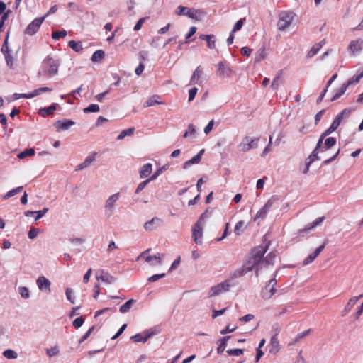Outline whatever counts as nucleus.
<instances>
[{"label":"nucleus","instance_id":"nucleus-26","mask_svg":"<svg viewBox=\"0 0 363 363\" xmlns=\"http://www.w3.org/2000/svg\"><path fill=\"white\" fill-rule=\"evenodd\" d=\"M95 155L96 153L89 155L82 163L77 167V170H82L83 169L88 167L91 163L95 160Z\"/></svg>","mask_w":363,"mask_h":363},{"label":"nucleus","instance_id":"nucleus-12","mask_svg":"<svg viewBox=\"0 0 363 363\" xmlns=\"http://www.w3.org/2000/svg\"><path fill=\"white\" fill-rule=\"evenodd\" d=\"M96 277L98 281H101L108 284L114 283L116 280L113 276L103 269L96 272Z\"/></svg>","mask_w":363,"mask_h":363},{"label":"nucleus","instance_id":"nucleus-48","mask_svg":"<svg viewBox=\"0 0 363 363\" xmlns=\"http://www.w3.org/2000/svg\"><path fill=\"white\" fill-rule=\"evenodd\" d=\"M363 77V73H360L359 74H358L357 76H354L353 77H352L347 83H345V84L346 85L347 87H349L350 85H352V84L354 83H357L359 82V81L360 80L361 78Z\"/></svg>","mask_w":363,"mask_h":363},{"label":"nucleus","instance_id":"nucleus-39","mask_svg":"<svg viewBox=\"0 0 363 363\" xmlns=\"http://www.w3.org/2000/svg\"><path fill=\"white\" fill-rule=\"evenodd\" d=\"M336 143V140L335 138L330 137L327 138L325 141L324 147H323V150H327L330 149L331 147L335 145Z\"/></svg>","mask_w":363,"mask_h":363},{"label":"nucleus","instance_id":"nucleus-52","mask_svg":"<svg viewBox=\"0 0 363 363\" xmlns=\"http://www.w3.org/2000/svg\"><path fill=\"white\" fill-rule=\"evenodd\" d=\"M227 353L231 356H240L243 354L242 349H230L227 350Z\"/></svg>","mask_w":363,"mask_h":363},{"label":"nucleus","instance_id":"nucleus-59","mask_svg":"<svg viewBox=\"0 0 363 363\" xmlns=\"http://www.w3.org/2000/svg\"><path fill=\"white\" fill-rule=\"evenodd\" d=\"M164 276H165L164 273L159 274H155V275H152V276L150 277L147 279V280L149 281L153 282V281H157L158 279H160L161 278H163Z\"/></svg>","mask_w":363,"mask_h":363},{"label":"nucleus","instance_id":"nucleus-58","mask_svg":"<svg viewBox=\"0 0 363 363\" xmlns=\"http://www.w3.org/2000/svg\"><path fill=\"white\" fill-rule=\"evenodd\" d=\"M165 169V167H162V168L158 169L153 175H152L149 179H150V182L152 180H155L159 177L163 172V170Z\"/></svg>","mask_w":363,"mask_h":363},{"label":"nucleus","instance_id":"nucleus-44","mask_svg":"<svg viewBox=\"0 0 363 363\" xmlns=\"http://www.w3.org/2000/svg\"><path fill=\"white\" fill-rule=\"evenodd\" d=\"M196 134V128L193 124L188 125V130L184 133V138L194 137Z\"/></svg>","mask_w":363,"mask_h":363},{"label":"nucleus","instance_id":"nucleus-42","mask_svg":"<svg viewBox=\"0 0 363 363\" xmlns=\"http://www.w3.org/2000/svg\"><path fill=\"white\" fill-rule=\"evenodd\" d=\"M3 355L4 357L9 359H16L18 357V354L17 353L13 350H10V349H8L6 350H5L4 352H3Z\"/></svg>","mask_w":363,"mask_h":363},{"label":"nucleus","instance_id":"nucleus-2","mask_svg":"<svg viewBox=\"0 0 363 363\" xmlns=\"http://www.w3.org/2000/svg\"><path fill=\"white\" fill-rule=\"evenodd\" d=\"M121 198L119 192L110 195L104 201V209L106 216H111L114 213L117 203Z\"/></svg>","mask_w":363,"mask_h":363},{"label":"nucleus","instance_id":"nucleus-33","mask_svg":"<svg viewBox=\"0 0 363 363\" xmlns=\"http://www.w3.org/2000/svg\"><path fill=\"white\" fill-rule=\"evenodd\" d=\"M201 67L199 66L194 70V72H193V74H192V76L191 77L190 83L191 84H197L198 83L199 79V78L201 77Z\"/></svg>","mask_w":363,"mask_h":363},{"label":"nucleus","instance_id":"nucleus-53","mask_svg":"<svg viewBox=\"0 0 363 363\" xmlns=\"http://www.w3.org/2000/svg\"><path fill=\"white\" fill-rule=\"evenodd\" d=\"M245 20V18H242L236 22L232 30L233 33L240 30L242 28Z\"/></svg>","mask_w":363,"mask_h":363},{"label":"nucleus","instance_id":"nucleus-57","mask_svg":"<svg viewBox=\"0 0 363 363\" xmlns=\"http://www.w3.org/2000/svg\"><path fill=\"white\" fill-rule=\"evenodd\" d=\"M67 298L72 303H74L73 291L70 288H67L65 291Z\"/></svg>","mask_w":363,"mask_h":363},{"label":"nucleus","instance_id":"nucleus-1","mask_svg":"<svg viewBox=\"0 0 363 363\" xmlns=\"http://www.w3.org/2000/svg\"><path fill=\"white\" fill-rule=\"evenodd\" d=\"M267 250V247L264 245L258 246L252 250L247 262L244 264L242 268L235 271L234 277H240L247 272L252 271L255 269V266H259L261 261V257L265 254Z\"/></svg>","mask_w":363,"mask_h":363},{"label":"nucleus","instance_id":"nucleus-41","mask_svg":"<svg viewBox=\"0 0 363 363\" xmlns=\"http://www.w3.org/2000/svg\"><path fill=\"white\" fill-rule=\"evenodd\" d=\"M18 291L23 298L28 299L30 298V292L27 287L20 286Z\"/></svg>","mask_w":363,"mask_h":363},{"label":"nucleus","instance_id":"nucleus-20","mask_svg":"<svg viewBox=\"0 0 363 363\" xmlns=\"http://www.w3.org/2000/svg\"><path fill=\"white\" fill-rule=\"evenodd\" d=\"M269 347V352L272 354H275L279 351L280 345L277 338V333L271 337Z\"/></svg>","mask_w":363,"mask_h":363},{"label":"nucleus","instance_id":"nucleus-31","mask_svg":"<svg viewBox=\"0 0 363 363\" xmlns=\"http://www.w3.org/2000/svg\"><path fill=\"white\" fill-rule=\"evenodd\" d=\"M105 53L101 50H98L94 52L91 56V61L93 62H98L101 61L104 57Z\"/></svg>","mask_w":363,"mask_h":363},{"label":"nucleus","instance_id":"nucleus-23","mask_svg":"<svg viewBox=\"0 0 363 363\" xmlns=\"http://www.w3.org/2000/svg\"><path fill=\"white\" fill-rule=\"evenodd\" d=\"M155 333L153 332L147 331L145 333V335L142 336L141 334L138 333L131 337V340H133L135 342H145L149 338L153 336Z\"/></svg>","mask_w":363,"mask_h":363},{"label":"nucleus","instance_id":"nucleus-30","mask_svg":"<svg viewBox=\"0 0 363 363\" xmlns=\"http://www.w3.org/2000/svg\"><path fill=\"white\" fill-rule=\"evenodd\" d=\"M135 132V128H129L128 129L122 130L117 137V140H121L124 139L126 136L133 135Z\"/></svg>","mask_w":363,"mask_h":363},{"label":"nucleus","instance_id":"nucleus-15","mask_svg":"<svg viewBox=\"0 0 363 363\" xmlns=\"http://www.w3.org/2000/svg\"><path fill=\"white\" fill-rule=\"evenodd\" d=\"M362 49L363 40L361 39L352 40L348 45V50L352 55L361 51Z\"/></svg>","mask_w":363,"mask_h":363},{"label":"nucleus","instance_id":"nucleus-16","mask_svg":"<svg viewBox=\"0 0 363 363\" xmlns=\"http://www.w3.org/2000/svg\"><path fill=\"white\" fill-rule=\"evenodd\" d=\"M164 254L157 253L152 256H147L145 257V261L150 264L152 266L161 265L162 263V259L164 258Z\"/></svg>","mask_w":363,"mask_h":363},{"label":"nucleus","instance_id":"nucleus-38","mask_svg":"<svg viewBox=\"0 0 363 363\" xmlns=\"http://www.w3.org/2000/svg\"><path fill=\"white\" fill-rule=\"evenodd\" d=\"M347 89V87L346 86V85L345 84H342L340 88L337 91L335 94L331 99V101H333L338 99L342 94H345Z\"/></svg>","mask_w":363,"mask_h":363},{"label":"nucleus","instance_id":"nucleus-28","mask_svg":"<svg viewBox=\"0 0 363 363\" xmlns=\"http://www.w3.org/2000/svg\"><path fill=\"white\" fill-rule=\"evenodd\" d=\"M152 170V166L150 163H147L143 165L140 170V176L142 178L149 176Z\"/></svg>","mask_w":363,"mask_h":363},{"label":"nucleus","instance_id":"nucleus-64","mask_svg":"<svg viewBox=\"0 0 363 363\" xmlns=\"http://www.w3.org/2000/svg\"><path fill=\"white\" fill-rule=\"evenodd\" d=\"M213 124H214V121L213 120H211L208 125L205 127L204 128V133L208 135L213 129Z\"/></svg>","mask_w":363,"mask_h":363},{"label":"nucleus","instance_id":"nucleus-11","mask_svg":"<svg viewBox=\"0 0 363 363\" xmlns=\"http://www.w3.org/2000/svg\"><path fill=\"white\" fill-rule=\"evenodd\" d=\"M274 201L275 199L274 198L269 199L264 206L257 213L254 218V220L256 221L258 219H264L273 206Z\"/></svg>","mask_w":363,"mask_h":363},{"label":"nucleus","instance_id":"nucleus-54","mask_svg":"<svg viewBox=\"0 0 363 363\" xmlns=\"http://www.w3.org/2000/svg\"><path fill=\"white\" fill-rule=\"evenodd\" d=\"M8 38H9V33H7V35L6 37V39L4 40V43L1 48V52L3 54L6 56V55H9V47H8Z\"/></svg>","mask_w":363,"mask_h":363},{"label":"nucleus","instance_id":"nucleus-25","mask_svg":"<svg viewBox=\"0 0 363 363\" xmlns=\"http://www.w3.org/2000/svg\"><path fill=\"white\" fill-rule=\"evenodd\" d=\"M57 104H52L49 107H44L39 109V114L43 117H46L48 115H52L54 113L55 111L57 109Z\"/></svg>","mask_w":363,"mask_h":363},{"label":"nucleus","instance_id":"nucleus-34","mask_svg":"<svg viewBox=\"0 0 363 363\" xmlns=\"http://www.w3.org/2000/svg\"><path fill=\"white\" fill-rule=\"evenodd\" d=\"M324 220V217L318 218L315 220H314L309 226L306 227L304 229L301 230L300 233L307 232L311 230V229L315 228L318 225H320Z\"/></svg>","mask_w":363,"mask_h":363},{"label":"nucleus","instance_id":"nucleus-6","mask_svg":"<svg viewBox=\"0 0 363 363\" xmlns=\"http://www.w3.org/2000/svg\"><path fill=\"white\" fill-rule=\"evenodd\" d=\"M192 239L199 245L203 244V224L200 222H196L192 228Z\"/></svg>","mask_w":363,"mask_h":363},{"label":"nucleus","instance_id":"nucleus-56","mask_svg":"<svg viewBox=\"0 0 363 363\" xmlns=\"http://www.w3.org/2000/svg\"><path fill=\"white\" fill-rule=\"evenodd\" d=\"M149 53L146 50H141L138 53L139 60L143 63L144 61L147 60Z\"/></svg>","mask_w":363,"mask_h":363},{"label":"nucleus","instance_id":"nucleus-36","mask_svg":"<svg viewBox=\"0 0 363 363\" xmlns=\"http://www.w3.org/2000/svg\"><path fill=\"white\" fill-rule=\"evenodd\" d=\"M247 228V225H245L244 221L240 220L237 223V224L235 226L234 232L236 235H239L241 234L242 232L244 231V230Z\"/></svg>","mask_w":363,"mask_h":363},{"label":"nucleus","instance_id":"nucleus-22","mask_svg":"<svg viewBox=\"0 0 363 363\" xmlns=\"http://www.w3.org/2000/svg\"><path fill=\"white\" fill-rule=\"evenodd\" d=\"M363 295H359V296H353L351 298H350L344 310L342 311V315H345L346 314H347L351 311V309L354 306L358 300Z\"/></svg>","mask_w":363,"mask_h":363},{"label":"nucleus","instance_id":"nucleus-43","mask_svg":"<svg viewBox=\"0 0 363 363\" xmlns=\"http://www.w3.org/2000/svg\"><path fill=\"white\" fill-rule=\"evenodd\" d=\"M23 189V186H18L16 189H13L9 191H8L4 196V199H7L10 197H12L13 196H15L16 194L20 193Z\"/></svg>","mask_w":363,"mask_h":363},{"label":"nucleus","instance_id":"nucleus-27","mask_svg":"<svg viewBox=\"0 0 363 363\" xmlns=\"http://www.w3.org/2000/svg\"><path fill=\"white\" fill-rule=\"evenodd\" d=\"M311 330V329H308L307 330H305L302 333H300L298 334H297L294 338H292L289 342V345L292 346V345H295L297 342H298L301 339H303V337H305L306 336H307L308 335L310 334Z\"/></svg>","mask_w":363,"mask_h":363},{"label":"nucleus","instance_id":"nucleus-4","mask_svg":"<svg viewBox=\"0 0 363 363\" xmlns=\"http://www.w3.org/2000/svg\"><path fill=\"white\" fill-rule=\"evenodd\" d=\"M45 72L49 75L56 74L58 72L60 62L52 57L48 56L43 62Z\"/></svg>","mask_w":363,"mask_h":363},{"label":"nucleus","instance_id":"nucleus-13","mask_svg":"<svg viewBox=\"0 0 363 363\" xmlns=\"http://www.w3.org/2000/svg\"><path fill=\"white\" fill-rule=\"evenodd\" d=\"M162 223V219L157 217L152 218L150 220L144 223V229L147 231H152L154 229L160 227Z\"/></svg>","mask_w":363,"mask_h":363},{"label":"nucleus","instance_id":"nucleus-63","mask_svg":"<svg viewBox=\"0 0 363 363\" xmlns=\"http://www.w3.org/2000/svg\"><path fill=\"white\" fill-rule=\"evenodd\" d=\"M198 89L197 88H193L191 89L189 91V101H191L195 98V96L197 93Z\"/></svg>","mask_w":363,"mask_h":363},{"label":"nucleus","instance_id":"nucleus-40","mask_svg":"<svg viewBox=\"0 0 363 363\" xmlns=\"http://www.w3.org/2000/svg\"><path fill=\"white\" fill-rule=\"evenodd\" d=\"M321 47L322 45L320 43H317L315 45H313L308 52V57H312L315 56L318 52Z\"/></svg>","mask_w":363,"mask_h":363},{"label":"nucleus","instance_id":"nucleus-18","mask_svg":"<svg viewBox=\"0 0 363 363\" xmlns=\"http://www.w3.org/2000/svg\"><path fill=\"white\" fill-rule=\"evenodd\" d=\"M36 284L40 290H47L50 291V281L45 277H39L36 280Z\"/></svg>","mask_w":363,"mask_h":363},{"label":"nucleus","instance_id":"nucleus-19","mask_svg":"<svg viewBox=\"0 0 363 363\" xmlns=\"http://www.w3.org/2000/svg\"><path fill=\"white\" fill-rule=\"evenodd\" d=\"M325 243L318 247L315 252L311 255H309L303 261V265H308L310 263L313 262L314 259L319 255V254L323 251L325 248Z\"/></svg>","mask_w":363,"mask_h":363},{"label":"nucleus","instance_id":"nucleus-50","mask_svg":"<svg viewBox=\"0 0 363 363\" xmlns=\"http://www.w3.org/2000/svg\"><path fill=\"white\" fill-rule=\"evenodd\" d=\"M60 352V350L58 349V347L57 346H55L52 348H50V349H47L46 350V354L50 357H54L57 354H58Z\"/></svg>","mask_w":363,"mask_h":363},{"label":"nucleus","instance_id":"nucleus-51","mask_svg":"<svg viewBox=\"0 0 363 363\" xmlns=\"http://www.w3.org/2000/svg\"><path fill=\"white\" fill-rule=\"evenodd\" d=\"M67 33L66 30L55 31L52 33V37L55 40H58L60 38H65Z\"/></svg>","mask_w":363,"mask_h":363},{"label":"nucleus","instance_id":"nucleus-32","mask_svg":"<svg viewBox=\"0 0 363 363\" xmlns=\"http://www.w3.org/2000/svg\"><path fill=\"white\" fill-rule=\"evenodd\" d=\"M134 299H130L128 301H126L123 305H122L119 309V311L121 313H125L130 311L131 308L133 304L135 303Z\"/></svg>","mask_w":363,"mask_h":363},{"label":"nucleus","instance_id":"nucleus-60","mask_svg":"<svg viewBox=\"0 0 363 363\" xmlns=\"http://www.w3.org/2000/svg\"><path fill=\"white\" fill-rule=\"evenodd\" d=\"M48 208H44L43 210L42 211H34V213L37 214V216L35 217V220H38L40 218H41L45 215V213L48 212Z\"/></svg>","mask_w":363,"mask_h":363},{"label":"nucleus","instance_id":"nucleus-49","mask_svg":"<svg viewBox=\"0 0 363 363\" xmlns=\"http://www.w3.org/2000/svg\"><path fill=\"white\" fill-rule=\"evenodd\" d=\"M51 91H52V89H50L49 87H41V88H39V89H35L34 91H33L31 92V96H32V98H33V97L39 95L42 92Z\"/></svg>","mask_w":363,"mask_h":363},{"label":"nucleus","instance_id":"nucleus-61","mask_svg":"<svg viewBox=\"0 0 363 363\" xmlns=\"http://www.w3.org/2000/svg\"><path fill=\"white\" fill-rule=\"evenodd\" d=\"M84 319L82 317L77 318L73 321V326L76 328H79L83 325Z\"/></svg>","mask_w":363,"mask_h":363},{"label":"nucleus","instance_id":"nucleus-3","mask_svg":"<svg viewBox=\"0 0 363 363\" xmlns=\"http://www.w3.org/2000/svg\"><path fill=\"white\" fill-rule=\"evenodd\" d=\"M294 13L291 11H281L279 15L277 27L279 30H284L294 20Z\"/></svg>","mask_w":363,"mask_h":363},{"label":"nucleus","instance_id":"nucleus-5","mask_svg":"<svg viewBox=\"0 0 363 363\" xmlns=\"http://www.w3.org/2000/svg\"><path fill=\"white\" fill-rule=\"evenodd\" d=\"M230 287V284L228 281H225L222 283H220L216 286H212L208 291V297H213L216 296H219L224 292H226L229 290Z\"/></svg>","mask_w":363,"mask_h":363},{"label":"nucleus","instance_id":"nucleus-45","mask_svg":"<svg viewBox=\"0 0 363 363\" xmlns=\"http://www.w3.org/2000/svg\"><path fill=\"white\" fill-rule=\"evenodd\" d=\"M35 154V150L33 148L27 149L18 155V158L23 159L27 156H33Z\"/></svg>","mask_w":363,"mask_h":363},{"label":"nucleus","instance_id":"nucleus-8","mask_svg":"<svg viewBox=\"0 0 363 363\" xmlns=\"http://www.w3.org/2000/svg\"><path fill=\"white\" fill-rule=\"evenodd\" d=\"M45 18V16H43L40 18H35L34 19L28 26L26 27V28L24 30V33L28 35H33L36 33V32L40 28L42 23L43 22L44 19Z\"/></svg>","mask_w":363,"mask_h":363},{"label":"nucleus","instance_id":"nucleus-46","mask_svg":"<svg viewBox=\"0 0 363 363\" xmlns=\"http://www.w3.org/2000/svg\"><path fill=\"white\" fill-rule=\"evenodd\" d=\"M157 97V96H154L150 99H148L145 103V105L144 106L145 107H150V106H152L155 104H162L163 102L162 101H159L155 99V98Z\"/></svg>","mask_w":363,"mask_h":363},{"label":"nucleus","instance_id":"nucleus-62","mask_svg":"<svg viewBox=\"0 0 363 363\" xmlns=\"http://www.w3.org/2000/svg\"><path fill=\"white\" fill-rule=\"evenodd\" d=\"M254 318H255L254 315L247 314L245 316L240 317L239 318V321L240 322H249V321H251L252 320H253Z\"/></svg>","mask_w":363,"mask_h":363},{"label":"nucleus","instance_id":"nucleus-9","mask_svg":"<svg viewBox=\"0 0 363 363\" xmlns=\"http://www.w3.org/2000/svg\"><path fill=\"white\" fill-rule=\"evenodd\" d=\"M352 112V110L350 108H345L342 110L334 119L331 125L330 126V128L335 131L338 126L340 125L341 122L343 119L347 118L350 116V113Z\"/></svg>","mask_w":363,"mask_h":363},{"label":"nucleus","instance_id":"nucleus-35","mask_svg":"<svg viewBox=\"0 0 363 363\" xmlns=\"http://www.w3.org/2000/svg\"><path fill=\"white\" fill-rule=\"evenodd\" d=\"M318 150L314 149L306 160V164L311 165L315 160H320V157L318 156Z\"/></svg>","mask_w":363,"mask_h":363},{"label":"nucleus","instance_id":"nucleus-21","mask_svg":"<svg viewBox=\"0 0 363 363\" xmlns=\"http://www.w3.org/2000/svg\"><path fill=\"white\" fill-rule=\"evenodd\" d=\"M203 152H204V150L203 149L201 150L196 155H195L191 160H189L184 163L183 168L187 169L189 167V166H190L191 164H199L201 160L202 155H203Z\"/></svg>","mask_w":363,"mask_h":363},{"label":"nucleus","instance_id":"nucleus-14","mask_svg":"<svg viewBox=\"0 0 363 363\" xmlns=\"http://www.w3.org/2000/svg\"><path fill=\"white\" fill-rule=\"evenodd\" d=\"M74 124V123L71 120L63 119L56 121L54 125L57 131H62L68 130Z\"/></svg>","mask_w":363,"mask_h":363},{"label":"nucleus","instance_id":"nucleus-10","mask_svg":"<svg viewBox=\"0 0 363 363\" xmlns=\"http://www.w3.org/2000/svg\"><path fill=\"white\" fill-rule=\"evenodd\" d=\"M264 255L261 257V261L259 266H255V274L256 276H258V272L259 269H261L263 267H267L269 265H272L274 263L276 255L274 252H269L265 258H263Z\"/></svg>","mask_w":363,"mask_h":363},{"label":"nucleus","instance_id":"nucleus-37","mask_svg":"<svg viewBox=\"0 0 363 363\" xmlns=\"http://www.w3.org/2000/svg\"><path fill=\"white\" fill-rule=\"evenodd\" d=\"M68 45L75 52H80L83 49L81 42L70 40L68 43Z\"/></svg>","mask_w":363,"mask_h":363},{"label":"nucleus","instance_id":"nucleus-24","mask_svg":"<svg viewBox=\"0 0 363 363\" xmlns=\"http://www.w3.org/2000/svg\"><path fill=\"white\" fill-rule=\"evenodd\" d=\"M276 289H274V284L269 286V284H267L264 289L262 292V296L265 300H269L275 294Z\"/></svg>","mask_w":363,"mask_h":363},{"label":"nucleus","instance_id":"nucleus-55","mask_svg":"<svg viewBox=\"0 0 363 363\" xmlns=\"http://www.w3.org/2000/svg\"><path fill=\"white\" fill-rule=\"evenodd\" d=\"M150 182V179H147L145 181L140 183L135 189V194H139Z\"/></svg>","mask_w":363,"mask_h":363},{"label":"nucleus","instance_id":"nucleus-7","mask_svg":"<svg viewBox=\"0 0 363 363\" xmlns=\"http://www.w3.org/2000/svg\"><path fill=\"white\" fill-rule=\"evenodd\" d=\"M175 13L179 16H186L192 19H197L198 18V11L193 8L179 6L176 9Z\"/></svg>","mask_w":363,"mask_h":363},{"label":"nucleus","instance_id":"nucleus-47","mask_svg":"<svg viewBox=\"0 0 363 363\" xmlns=\"http://www.w3.org/2000/svg\"><path fill=\"white\" fill-rule=\"evenodd\" d=\"M100 110L99 105L97 104H91L88 107L84 108V113H97Z\"/></svg>","mask_w":363,"mask_h":363},{"label":"nucleus","instance_id":"nucleus-17","mask_svg":"<svg viewBox=\"0 0 363 363\" xmlns=\"http://www.w3.org/2000/svg\"><path fill=\"white\" fill-rule=\"evenodd\" d=\"M252 142V138L246 136L242 138L241 143L238 145V147L240 151L246 152L252 149V145H250Z\"/></svg>","mask_w":363,"mask_h":363},{"label":"nucleus","instance_id":"nucleus-29","mask_svg":"<svg viewBox=\"0 0 363 363\" xmlns=\"http://www.w3.org/2000/svg\"><path fill=\"white\" fill-rule=\"evenodd\" d=\"M282 82V72L278 73L274 78L271 86L273 89L277 90L279 89L280 84Z\"/></svg>","mask_w":363,"mask_h":363}]
</instances>
